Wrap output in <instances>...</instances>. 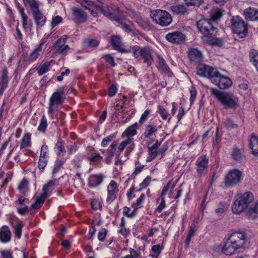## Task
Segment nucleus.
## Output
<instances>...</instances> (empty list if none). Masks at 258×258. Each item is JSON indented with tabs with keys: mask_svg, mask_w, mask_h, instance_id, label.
I'll return each mask as SVG.
<instances>
[{
	"mask_svg": "<svg viewBox=\"0 0 258 258\" xmlns=\"http://www.w3.org/2000/svg\"><path fill=\"white\" fill-rule=\"evenodd\" d=\"M197 26L203 35L202 39L204 41L212 45H222V39L216 37V29L213 26L210 20L201 19L197 22Z\"/></svg>",
	"mask_w": 258,
	"mask_h": 258,
	"instance_id": "1",
	"label": "nucleus"
},
{
	"mask_svg": "<svg viewBox=\"0 0 258 258\" xmlns=\"http://www.w3.org/2000/svg\"><path fill=\"white\" fill-rule=\"evenodd\" d=\"M211 94L226 109H235L238 106V99L230 93L221 92L218 90L210 89Z\"/></svg>",
	"mask_w": 258,
	"mask_h": 258,
	"instance_id": "2",
	"label": "nucleus"
},
{
	"mask_svg": "<svg viewBox=\"0 0 258 258\" xmlns=\"http://www.w3.org/2000/svg\"><path fill=\"white\" fill-rule=\"evenodd\" d=\"M253 200V197L251 192L247 191L238 195L232 207L233 213L235 214H240L248 207Z\"/></svg>",
	"mask_w": 258,
	"mask_h": 258,
	"instance_id": "3",
	"label": "nucleus"
},
{
	"mask_svg": "<svg viewBox=\"0 0 258 258\" xmlns=\"http://www.w3.org/2000/svg\"><path fill=\"white\" fill-rule=\"evenodd\" d=\"M64 94V87H60L52 94L49 99L48 114L52 119L54 118L55 112L58 111L59 106L63 102L62 95Z\"/></svg>",
	"mask_w": 258,
	"mask_h": 258,
	"instance_id": "4",
	"label": "nucleus"
},
{
	"mask_svg": "<svg viewBox=\"0 0 258 258\" xmlns=\"http://www.w3.org/2000/svg\"><path fill=\"white\" fill-rule=\"evenodd\" d=\"M150 16L153 22L162 27L168 26L172 21L171 15L165 10L157 9L152 11Z\"/></svg>",
	"mask_w": 258,
	"mask_h": 258,
	"instance_id": "5",
	"label": "nucleus"
},
{
	"mask_svg": "<svg viewBox=\"0 0 258 258\" xmlns=\"http://www.w3.org/2000/svg\"><path fill=\"white\" fill-rule=\"evenodd\" d=\"M133 52V56L136 58L141 56L144 63L150 66L152 63L151 49L148 46L140 47L138 45L130 47V52Z\"/></svg>",
	"mask_w": 258,
	"mask_h": 258,
	"instance_id": "6",
	"label": "nucleus"
},
{
	"mask_svg": "<svg viewBox=\"0 0 258 258\" xmlns=\"http://www.w3.org/2000/svg\"><path fill=\"white\" fill-rule=\"evenodd\" d=\"M231 29L240 37H244L247 33V27L244 21L239 16L233 17L232 19Z\"/></svg>",
	"mask_w": 258,
	"mask_h": 258,
	"instance_id": "7",
	"label": "nucleus"
},
{
	"mask_svg": "<svg viewBox=\"0 0 258 258\" xmlns=\"http://www.w3.org/2000/svg\"><path fill=\"white\" fill-rule=\"evenodd\" d=\"M241 172L234 169L229 171L225 177V184L226 186H234L238 184L241 179Z\"/></svg>",
	"mask_w": 258,
	"mask_h": 258,
	"instance_id": "8",
	"label": "nucleus"
},
{
	"mask_svg": "<svg viewBox=\"0 0 258 258\" xmlns=\"http://www.w3.org/2000/svg\"><path fill=\"white\" fill-rule=\"evenodd\" d=\"M68 39V36L64 35L59 38L54 44L52 47V50L56 54L65 55L70 49V46L66 44V40Z\"/></svg>",
	"mask_w": 258,
	"mask_h": 258,
	"instance_id": "9",
	"label": "nucleus"
},
{
	"mask_svg": "<svg viewBox=\"0 0 258 258\" xmlns=\"http://www.w3.org/2000/svg\"><path fill=\"white\" fill-rule=\"evenodd\" d=\"M228 240L238 250L243 248L245 245L246 236L242 232H234L232 233Z\"/></svg>",
	"mask_w": 258,
	"mask_h": 258,
	"instance_id": "10",
	"label": "nucleus"
},
{
	"mask_svg": "<svg viewBox=\"0 0 258 258\" xmlns=\"http://www.w3.org/2000/svg\"><path fill=\"white\" fill-rule=\"evenodd\" d=\"M165 39L171 43L180 44L184 42L185 37L182 32L174 31L166 34Z\"/></svg>",
	"mask_w": 258,
	"mask_h": 258,
	"instance_id": "11",
	"label": "nucleus"
},
{
	"mask_svg": "<svg viewBox=\"0 0 258 258\" xmlns=\"http://www.w3.org/2000/svg\"><path fill=\"white\" fill-rule=\"evenodd\" d=\"M208 158L206 155H202L196 161L197 171L200 177L204 175L207 171L208 165Z\"/></svg>",
	"mask_w": 258,
	"mask_h": 258,
	"instance_id": "12",
	"label": "nucleus"
},
{
	"mask_svg": "<svg viewBox=\"0 0 258 258\" xmlns=\"http://www.w3.org/2000/svg\"><path fill=\"white\" fill-rule=\"evenodd\" d=\"M73 20L76 23H84L87 20V14L81 8L73 7L72 9Z\"/></svg>",
	"mask_w": 258,
	"mask_h": 258,
	"instance_id": "13",
	"label": "nucleus"
},
{
	"mask_svg": "<svg viewBox=\"0 0 258 258\" xmlns=\"http://www.w3.org/2000/svg\"><path fill=\"white\" fill-rule=\"evenodd\" d=\"M107 197L106 202L107 203H112L116 198V195L119 191L116 182L112 180L107 187Z\"/></svg>",
	"mask_w": 258,
	"mask_h": 258,
	"instance_id": "14",
	"label": "nucleus"
},
{
	"mask_svg": "<svg viewBox=\"0 0 258 258\" xmlns=\"http://www.w3.org/2000/svg\"><path fill=\"white\" fill-rule=\"evenodd\" d=\"M117 147L116 142H113L108 149H100V152L106 156L105 161L107 164H109L111 163L112 157L115 154Z\"/></svg>",
	"mask_w": 258,
	"mask_h": 258,
	"instance_id": "15",
	"label": "nucleus"
},
{
	"mask_svg": "<svg viewBox=\"0 0 258 258\" xmlns=\"http://www.w3.org/2000/svg\"><path fill=\"white\" fill-rule=\"evenodd\" d=\"M104 178V176L101 173L91 175L88 179V185L91 188H96L101 184Z\"/></svg>",
	"mask_w": 258,
	"mask_h": 258,
	"instance_id": "16",
	"label": "nucleus"
},
{
	"mask_svg": "<svg viewBox=\"0 0 258 258\" xmlns=\"http://www.w3.org/2000/svg\"><path fill=\"white\" fill-rule=\"evenodd\" d=\"M216 80V82H214L213 84L218 86L221 89H225L229 88L232 85V82L227 77L221 74L220 77Z\"/></svg>",
	"mask_w": 258,
	"mask_h": 258,
	"instance_id": "17",
	"label": "nucleus"
},
{
	"mask_svg": "<svg viewBox=\"0 0 258 258\" xmlns=\"http://www.w3.org/2000/svg\"><path fill=\"white\" fill-rule=\"evenodd\" d=\"M32 13L37 26L39 27L43 26L46 23V19L39 8L32 11Z\"/></svg>",
	"mask_w": 258,
	"mask_h": 258,
	"instance_id": "18",
	"label": "nucleus"
},
{
	"mask_svg": "<svg viewBox=\"0 0 258 258\" xmlns=\"http://www.w3.org/2000/svg\"><path fill=\"white\" fill-rule=\"evenodd\" d=\"M111 43L113 48L115 50L121 53H128L130 52V49L128 50L122 48L121 39L118 36H113L111 37Z\"/></svg>",
	"mask_w": 258,
	"mask_h": 258,
	"instance_id": "19",
	"label": "nucleus"
},
{
	"mask_svg": "<svg viewBox=\"0 0 258 258\" xmlns=\"http://www.w3.org/2000/svg\"><path fill=\"white\" fill-rule=\"evenodd\" d=\"M244 15L246 20L251 21L258 20V10L252 7H249L244 11Z\"/></svg>",
	"mask_w": 258,
	"mask_h": 258,
	"instance_id": "20",
	"label": "nucleus"
},
{
	"mask_svg": "<svg viewBox=\"0 0 258 258\" xmlns=\"http://www.w3.org/2000/svg\"><path fill=\"white\" fill-rule=\"evenodd\" d=\"M9 79L8 77V70L4 68L2 72L0 81V94H3L6 89L8 87Z\"/></svg>",
	"mask_w": 258,
	"mask_h": 258,
	"instance_id": "21",
	"label": "nucleus"
},
{
	"mask_svg": "<svg viewBox=\"0 0 258 258\" xmlns=\"http://www.w3.org/2000/svg\"><path fill=\"white\" fill-rule=\"evenodd\" d=\"M169 10L174 15L181 16L187 13V9L183 4H177L171 6Z\"/></svg>",
	"mask_w": 258,
	"mask_h": 258,
	"instance_id": "22",
	"label": "nucleus"
},
{
	"mask_svg": "<svg viewBox=\"0 0 258 258\" xmlns=\"http://www.w3.org/2000/svg\"><path fill=\"white\" fill-rule=\"evenodd\" d=\"M12 233L6 226L0 229V241L3 243H7L11 239Z\"/></svg>",
	"mask_w": 258,
	"mask_h": 258,
	"instance_id": "23",
	"label": "nucleus"
},
{
	"mask_svg": "<svg viewBox=\"0 0 258 258\" xmlns=\"http://www.w3.org/2000/svg\"><path fill=\"white\" fill-rule=\"evenodd\" d=\"M95 8L99 10L105 16L109 17L117 22H120V19L116 16H114L108 7L102 5H95Z\"/></svg>",
	"mask_w": 258,
	"mask_h": 258,
	"instance_id": "24",
	"label": "nucleus"
},
{
	"mask_svg": "<svg viewBox=\"0 0 258 258\" xmlns=\"http://www.w3.org/2000/svg\"><path fill=\"white\" fill-rule=\"evenodd\" d=\"M238 249L228 239L222 248V252L227 255H232L235 253Z\"/></svg>",
	"mask_w": 258,
	"mask_h": 258,
	"instance_id": "25",
	"label": "nucleus"
},
{
	"mask_svg": "<svg viewBox=\"0 0 258 258\" xmlns=\"http://www.w3.org/2000/svg\"><path fill=\"white\" fill-rule=\"evenodd\" d=\"M15 4L21 16L23 27L24 29H26L27 28L28 17L25 13L24 9L21 7V5L17 0L15 1Z\"/></svg>",
	"mask_w": 258,
	"mask_h": 258,
	"instance_id": "26",
	"label": "nucleus"
},
{
	"mask_svg": "<svg viewBox=\"0 0 258 258\" xmlns=\"http://www.w3.org/2000/svg\"><path fill=\"white\" fill-rule=\"evenodd\" d=\"M211 68V67L210 66L200 63L196 67L197 74L201 77L207 78L209 73V70H210Z\"/></svg>",
	"mask_w": 258,
	"mask_h": 258,
	"instance_id": "27",
	"label": "nucleus"
},
{
	"mask_svg": "<svg viewBox=\"0 0 258 258\" xmlns=\"http://www.w3.org/2000/svg\"><path fill=\"white\" fill-rule=\"evenodd\" d=\"M44 42L40 43L30 54L29 56L28 57V60L29 61L33 62L37 59L38 56L42 52V46L44 45Z\"/></svg>",
	"mask_w": 258,
	"mask_h": 258,
	"instance_id": "28",
	"label": "nucleus"
},
{
	"mask_svg": "<svg viewBox=\"0 0 258 258\" xmlns=\"http://www.w3.org/2000/svg\"><path fill=\"white\" fill-rule=\"evenodd\" d=\"M224 12L223 8L214 7L210 12L211 19L213 21H216L222 18Z\"/></svg>",
	"mask_w": 258,
	"mask_h": 258,
	"instance_id": "29",
	"label": "nucleus"
},
{
	"mask_svg": "<svg viewBox=\"0 0 258 258\" xmlns=\"http://www.w3.org/2000/svg\"><path fill=\"white\" fill-rule=\"evenodd\" d=\"M137 123L134 124L127 127L122 134L121 137L122 138H127V139H130L131 141L132 142L133 140V137L136 135L137 133V131L134 128V126H136Z\"/></svg>",
	"mask_w": 258,
	"mask_h": 258,
	"instance_id": "30",
	"label": "nucleus"
},
{
	"mask_svg": "<svg viewBox=\"0 0 258 258\" xmlns=\"http://www.w3.org/2000/svg\"><path fill=\"white\" fill-rule=\"evenodd\" d=\"M221 74L216 68L211 67L210 70H209V73L207 78L213 84L214 82H216V80L219 78L218 77H220Z\"/></svg>",
	"mask_w": 258,
	"mask_h": 258,
	"instance_id": "31",
	"label": "nucleus"
},
{
	"mask_svg": "<svg viewBox=\"0 0 258 258\" xmlns=\"http://www.w3.org/2000/svg\"><path fill=\"white\" fill-rule=\"evenodd\" d=\"M231 156L232 159L239 162H241L243 158L242 151L237 147L233 148L231 153Z\"/></svg>",
	"mask_w": 258,
	"mask_h": 258,
	"instance_id": "32",
	"label": "nucleus"
},
{
	"mask_svg": "<svg viewBox=\"0 0 258 258\" xmlns=\"http://www.w3.org/2000/svg\"><path fill=\"white\" fill-rule=\"evenodd\" d=\"M250 148L252 150L253 154L258 155V138L255 136H252L249 143Z\"/></svg>",
	"mask_w": 258,
	"mask_h": 258,
	"instance_id": "33",
	"label": "nucleus"
},
{
	"mask_svg": "<svg viewBox=\"0 0 258 258\" xmlns=\"http://www.w3.org/2000/svg\"><path fill=\"white\" fill-rule=\"evenodd\" d=\"M158 128L156 125L148 124L146 126V130L144 133L145 138H149L154 135L157 132Z\"/></svg>",
	"mask_w": 258,
	"mask_h": 258,
	"instance_id": "34",
	"label": "nucleus"
},
{
	"mask_svg": "<svg viewBox=\"0 0 258 258\" xmlns=\"http://www.w3.org/2000/svg\"><path fill=\"white\" fill-rule=\"evenodd\" d=\"M56 182V179H54L49 181L46 184H44L42 188L43 191L42 195H45V197H47L48 195L47 191L49 189H53Z\"/></svg>",
	"mask_w": 258,
	"mask_h": 258,
	"instance_id": "35",
	"label": "nucleus"
},
{
	"mask_svg": "<svg viewBox=\"0 0 258 258\" xmlns=\"http://www.w3.org/2000/svg\"><path fill=\"white\" fill-rule=\"evenodd\" d=\"M54 62L53 60L45 62L41 66H40L38 70V74L39 76H42L50 69V66Z\"/></svg>",
	"mask_w": 258,
	"mask_h": 258,
	"instance_id": "36",
	"label": "nucleus"
},
{
	"mask_svg": "<svg viewBox=\"0 0 258 258\" xmlns=\"http://www.w3.org/2000/svg\"><path fill=\"white\" fill-rule=\"evenodd\" d=\"M99 45V41L93 39H86L83 42V46L84 48L89 47L95 48Z\"/></svg>",
	"mask_w": 258,
	"mask_h": 258,
	"instance_id": "37",
	"label": "nucleus"
},
{
	"mask_svg": "<svg viewBox=\"0 0 258 258\" xmlns=\"http://www.w3.org/2000/svg\"><path fill=\"white\" fill-rule=\"evenodd\" d=\"M31 146V134L30 133H26L23 136L20 145V149L29 147Z\"/></svg>",
	"mask_w": 258,
	"mask_h": 258,
	"instance_id": "38",
	"label": "nucleus"
},
{
	"mask_svg": "<svg viewBox=\"0 0 258 258\" xmlns=\"http://www.w3.org/2000/svg\"><path fill=\"white\" fill-rule=\"evenodd\" d=\"M158 112L160 115L162 119L164 120L170 121L171 117L168 111L163 108L162 106L158 107Z\"/></svg>",
	"mask_w": 258,
	"mask_h": 258,
	"instance_id": "39",
	"label": "nucleus"
},
{
	"mask_svg": "<svg viewBox=\"0 0 258 258\" xmlns=\"http://www.w3.org/2000/svg\"><path fill=\"white\" fill-rule=\"evenodd\" d=\"M88 160L93 164L99 163L103 159V157L99 153H95L88 157Z\"/></svg>",
	"mask_w": 258,
	"mask_h": 258,
	"instance_id": "40",
	"label": "nucleus"
},
{
	"mask_svg": "<svg viewBox=\"0 0 258 258\" xmlns=\"http://www.w3.org/2000/svg\"><path fill=\"white\" fill-rule=\"evenodd\" d=\"M258 214V203H256L253 207H251L248 211V216L249 219H254Z\"/></svg>",
	"mask_w": 258,
	"mask_h": 258,
	"instance_id": "41",
	"label": "nucleus"
},
{
	"mask_svg": "<svg viewBox=\"0 0 258 258\" xmlns=\"http://www.w3.org/2000/svg\"><path fill=\"white\" fill-rule=\"evenodd\" d=\"M25 5H29L31 11L39 8V4L36 0H23Z\"/></svg>",
	"mask_w": 258,
	"mask_h": 258,
	"instance_id": "42",
	"label": "nucleus"
},
{
	"mask_svg": "<svg viewBox=\"0 0 258 258\" xmlns=\"http://www.w3.org/2000/svg\"><path fill=\"white\" fill-rule=\"evenodd\" d=\"M116 137V133L112 134L103 139L101 146L103 147H106Z\"/></svg>",
	"mask_w": 258,
	"mask_h": 258,
	"instance_id": "43",
	"label": "nucleus"
},
{
	"mask_svg": "<svg viewBox=\"0 0 258 258\" xmlns=\"http://www.w3.org/2000/svg\"><path fill=\"white\" fill-rule=\"evenodd\" d=\"M19 190L22 194H25L28 190V182L26 179H23L18 186Z\"/></svg>",
	"mask_w": 258,
	"mask_h": 258,
	"instance_id": "44",
	"label": "nucleus"
},
{
	"mask_svg": "<svg viewBox=\"0 0 258 258\" xmlns=\"http://www.w3.org/2000/svg\"><path fill=\"white\" fill-rule=\"evenodd\" d=\"M46 198L45 195H42L39 198H37L35 203L32 205V208L34 209H39Z\"/></svg>",
	"mask_w": 258,
	"mask_h": 258,
	"instance_id": "45",
	"label": "nucleus"
},
{
	"mask_svg": "<svg viewBox=\"0 0 258 258\" xmlns=\"http://www.w3.org/2000/svg\"><path fill=\"white\" fill-rule=\"evenodd\" d=\"M47 126V119L44 115H43L38 127V130L41 132L45 133Z\"/></svg>",
	"mask_w": 258,
	"mask_h": 258,
	"instance_id": "46",
	"label": "nucleus"
},
{
	"mask_svg": "<svg viewBox=\"0 0 258 258\" xmlns=\"http://www.w3.org/2000/svg\"><path fill=\"white\" fill-rule=\"evenodd\" d=\"M204 58L202 52L198 48H195V62L200 63L203 61Z\"/></svg>",
	"mask_w": 258,
	"mask_h": 258,
	"instance_id": "47",
	"label": "nucleus"
},
{
	"mask_svg": "<svg viewBox=\"0 0 258 258\" xmlns=\"http://www.w3.org/2000/svg\"><path fill=\"white\" fill-rule=\"evenodd\" d=\"M159 61V67L166 73H168L169 72V67L166 63L164 59L160 56H158Z\"/></svg>",
	"mask_w": 258,
	"mask_h": 258,
	"instance_id": "48",
	"label": "nucleus"
},
{
	"mask_svg": "<svg viewBox=\"0 0 258 258\" xmlns=\"http://www.w3.org/2000/svg\"><path fill=\"white\" fill-rule=\"evenodd\" d=\"M194 236V228L190 226V229L188 231V234L185 240L184 248L187 249L189 247V243L191 241V238Z\"/></svg>",
	"mask_w": 258,
	"mask_h": 258,
	"instance_id": "49",
	"label": "nucleus"
},
{
	"mask_svg": "<svg viewBox=\"0 0 258 258\" xmlns=\"http://www.w3.org/2000/svg\"><path fill=\"white\" fill-rule=\"evenodd\" d=\"M23 227V224L22 222H19L14 226L15 234L18 238H20L21 236L22 229Z\"/></svg>",
	"mask_w": 258,
	"mask_h": 258,
	"instance_id": "50",
	"label": "nucleus"
},
{
	"mask_svg": "<svg viewBox=\"0 0 258 258\" xmlns=\"http://www.w3.org/2000/svg\"><path fill=\"white\" fill-rule=\"evenodd\" d=\"M152 251L153 254H150V256L155 258H157L158 255L160 254L161 249L159 245H154L152 247Z\"/></svg>",
	"mask_w": 258,
	"mask_h": 258,
	"instance_id": "51",
	"label": "nucleus"
},
{
	"mask_svg": "<svg viewBox=\"0 0 258 258\" xmlns=\"http://www.w3.org/2000/svg\"><path fill=\"white\" fill-rule=\"evenodd\" d=\"M48 156V146L46 145H43L41 149L40 157L47 159Z\"/></svg>",
	"mask_w": 258,
	"mask_h": 258,
	"instance_id": "52",
	"label": "nucleus"
},
{
	"mask_svg": "<svg viewBox=\"0 0 258 258\" xmlns=\"http://www.w3.org/2000/svg\"><path fill=\"white\" fill-rule=\"evenodd\" d=\"M55 148L58 151V154H60L61 153H65V148L60 140H58L55 144Z\"/></svg>",
	"mask_w": 258,
	"mask_h": 258,
	"instance_id": "53",
	"label": "nucleus"
},
{
	"mask_svg": "<svg viewBox=\"0 0 258 258\" xmlns=\"http://www.w3.org/2000/svg\"><path fill=\"white\" fill-rule=\"evenodd\" d=\"M107 234V231L105 228H102L99 230L97 238L98 240L100 241H103L104 239H105V237L106 236Z\"/></svg>",
	"mask_w": 258,
	"mask_h": 258,
	"instance_id": "54",
	"label": "nucleus"
},
{
	"mask_svg": "<svg viewBox=\"0 0 258 258\" xmlns=\"http://www.w3.org/2000/svg\"><path fill=\"white\" fill-rule=\"evenodd\" d=\"M102 58H104L105 60L109 63L111 67H115L116 64L114 60L113 57L111 54H105L102 56Z\"/></svg>",
	"mask_w": 258,
	"mask_h": 258,
	"instance_id": "55",
	"label": "nucleus"
},
{
	"mask_svg": "<svg viewBox=\"0 0 258 258\" xmlns=\"http://www.w3.org/2000/svg\"><path fill=\"white\" fill-rule=\"evenodd\" d=\"M63 162L61 160H56L53 167V173H57L62 167Z\"/></svg>",
	"mask_w": 258,
	"mask_h": 258,
	"instance_id": "56",
	"label": "nucleus"
},
{
	"mask_svg": "<svg viewBox=\"0 0 258 258\" xmlns=\"http://www.w3.org/2000/svg\"><path fill=\"white\" fill-rule=\"evenodd\" d=\"M151 113L150 110L147 109L141 115L140 119L139 120V122L140 123H144L148 118L149 115Z\"/></svg>",
	"mask_w": 258,
	"mask_h": 258,
	"instance_id": "57",
	"label": "nucleus"
},
{
	"mask_svg": "<svg viewBox=\"0 0 258 258\" xmlns=\"http://www.w3.org/2000/svg\"><path fill=\"white\" fill-rule=\"evenodd\" d=\"M131 141L130 139H126L123 142H122L119 145L118 149L119 151V153L122 152V151L125 149V148L131 143Z\"/></svg>",
	"mask_w": 258,
	"mask_h": 258,
	"instance_id": "58",
	"label": "nucleus"
},
{
	"mask_svg": "<svg viewBox=\"0 0 258 258\" xmlns=\"http://www.w3.org/2000/svg\"><path fill=\"white\" fill-rule=\"evenodd\" d=\"M145 195L143 194H142L141 195L140 197H139V198H138L137 199L136 202L133 204L132 207H135V206L141 207L145 200Z\"/></svg>",
	"mask_w": 258,
	"mask_h": 258,
	"instance_id": "59",
	"label": "nucleus"
},
{
	"mask_svg": "<svg viewBox=\"0 0 258 258\" xmlns=\"http://www.w3.org/2000/svg\"><path fill=\"white\" fill-rule=\"evenodd\" d=\"M47 163V159L39 157L38 161V168L39 169H44Z\"/></svg>",
	"mask_w": 258,
	"mask_h": 258,
	"instance_id": "60",
	"label": "nucleus"
},
{
	"mask_svg": "<svg viewBox=\"0 0 258 258\" xmlns=\"http://www.w3.org/2000/svg\"><path fill=\"white\" fill-rule=\"evenodd\" d=\"M151 182V177L149 176L146 177L143 182L140 184L141 188L139 189V191H141L142 188H145L148 186L150 182Z\"/></svg>",
	"mask_w": 258,
	"mask_h": 258,
	"instance_id": "61",
	"label": "nucleus"
},
{
	"mask_svg": "<svg viewBox=\"0 0 258 258\" xmlns=\"http://www.w3.org/2000/svg\"><path fill=\"white\" fill-rule=\"evenodd\" d=\"M62 18L59 16H57L53 18L51 22L52 27L53 28L62 21Z\"/></svg>",
	"mask_w": 258,
	"mask_h": 258,
	"instance_id": "62",
	"label": "nucleus"
},
{
	"mask_svg": "<svg viewBox=\"0 0 258 258\" xmlns=\"http://www.w3.org/2000/svg\"><path fill=\"white\" fill-rule=\"evenodd\" d=\"M224 124L228 128H233L236 126V125L234 123L233 120L230 118L226 119L224 121Z\"/></svg>",
	"mask_w": 258,
	"mask_h": 258,
	"instance_id": "63",
	"label": "nucleus"
},
{
	"mask_svg": "<svg viewBox=\"0 0 258 258\" xmlns=\"http://www.w3.org/2000/svg\"><path fill=\"white\" fill-rule=\"evenodd\" d=\"M1 254L3 258H13L12 252L8 250L2 251Z\"/></svg>",
	"mask_w": 258,
	"mask_h": 258,
	"instance_id": "64",
	"label": "nucleus"
}]
</instances>
